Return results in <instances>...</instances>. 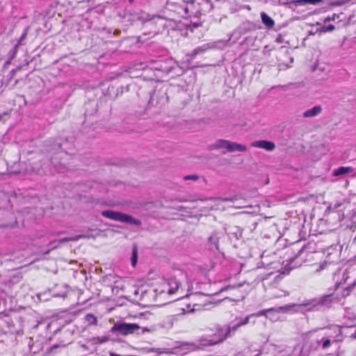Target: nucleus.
<instances>
[{"label": "nucleus", "instance_id": "obj_1", "mask_svg": "<svg viewBox=\"0 0 356 356\" xmlns=\"http://www.w3.org/2000/svg\"><path fill=\"white\" fill-rule=\"evenodd\" d=\"M240 326L234 321L225 325L218 330V337L208 341V344L213 345L223 341L227 337H232Z\"/></svg>", "mask_w": 356, "mask_h": 356}, {"label": "nucleus", "instance_id": "obj_2", "mask_svg": "<svg viewBox=\"0 0 356 356\" xmlns=\"http://www.w3.org/2000/svg\"><path fill=\"white\" fill-rule=\"evenodd\" d=\"M240 326L234 321L225 325L218 330V337L208 341V344L213 345L223 341L227 337H232Z\"/></svg>", "mask_w": 356, "mask_h": 356}, {"label": "nucleus", "instance_id": "obj_3", "mask_svg": "<svg viewBox=\"0 0 356 356\" xmlns=\"http://www.w3.org/2000/svg\"><path fill=\"white\" fill-rule=\"evenodd\" d=\"M102 215L107 218L119 221L122 222H126L130 225H135L139 226L141 225V222L133 218L131 216L123 213L119 211H115L112 210H106L102 212Z\"/></svg>", "mask_w": 356, "mask_h": 356}, {"label": "nucleus", "instance_id": "obj_4", "mask_svg": "<svg viewBox=\"0 0 356 356\" xmlns=\"http://www.w3.org/2000/svg\"><path fill=\"white\" fill-rule=\"evenodd\" d=\"M213 149H223L224 154L234 152H245L247 149L245 145L227 140H218L213 145Z\"/></svg>", "mask_w": 356, "mask_h": 356}, {"label": "nucleus", "instance_id": "obj_5", "mask_svg": "<svg viewBox=\"0 0 356 356\" xmlns=\"http://www.w3.org/2000/svg\"><path fill=\"white\" fill-rule=\"evenodd\" d=\"M179 282L175 278L163 280L161 281L160 287L155 289V291L161 294L166 293L172 295L179 290Z\"/></svg>", "mask_w": 356, "mask_h": 356}, {"label": "nucleus", "instance_id": "obj_6", "mask_svg": "<svg viewBox=\"0 0 356 356\" xmlns=\"http://www.w3.org/2000/svg\"><path fill=\"white\" fill-rule=\"evenodd\" d=\"M126 15H129L131 17V18L129 19V21L139 20L143 22L149 23V24H156V17L151 18L148 13L142 10L132 11L131 10H127L126 11Z\"/></svg>", "mask_w": 356, "mask_h": 356}, {"label": "nucleus", "instance_id": "obj_7", "mask_svg": "<svg viewBox=\"0 0 356 356\" xmlns=\"http://www.w3.org/2000/svg\"><path fill=\"white\" fill-rule=\"evenodd\" d=\"M140 328L136 323H115L112 327V331H118L123 335L132 334Z\"/></svg>", "mask_w": 356, "mask_h": 356}, {"label": "nucleus", "instance_id": "obj_8", "mask_svg": "<svg viewBox=\"0 0 356 356\" xmlns=\"http://www.w3.org/2000/svg\"><path fill=\"white\" fill-rule=\"evenodd\" d=\"M198 8H196L195 0H191L188 4L185 7L184 11L188 17L194 16L199 17L202 14V10L200 8V3L197 4Z\"/></svg>", "mask_w": 356, "mask_h": 356}, {"label": "nucleus", "instance_id": "obj_9", "mask_svg": "<svg viewBox=\"0 0 356 356\" xmlns=\"http://www.w3.org/2000/svg\"><path fill=\"white\" fill-rule=\"evenodd\" d=\"M222 236V232H213L208 239L209 248L210 250H218L219 239Z\"/></svg>", "mask_w": 356, "mask_h": 356}, {"label": "nucleus", "instance_id": "obj_10", "mask_svg": "<svg viewBox=\"0 0 356 356\" xmlns=\"http://www.w3.org/2000/svg\"><path fill=\"white\" fill-rule=\"evenodd\" d=\"M252 146L264 149L268 151H273L275 148L274 143L264 140H256L252 143Z\"/></svg>", "mask_w": 356, "mask_h": 356}, {"label": "nucleus", "instance_id": "obj_11", "mask_svg": "<svg viewBox=\"0 0 356 356\" xmlns=\"http://www.w3.org/2000/svg\"><path fill=\"white\" fill-rule=\"evenodd\" d=\"M323 111L321 105H316L303 112L302 117L305 118H311L319 115Z\"/></svg>", "mask_w": 356, "mask_h": 356}, {"label": "nucleus", "instance_id": "obj_12", "mask_svg": "<svg viewBox=\"0 0 356 356\" xmlns=\"http://www.w3.org/2000/svg\"><path fill=\"white\" fill-rule=\"evenodd\" d=\"M252 316L253 315H248L245 317H242V316H237L234 318V321L241 327V326H243V325H247L248 323H249L250 322H251L252 323L254 324L255 323V321H251V319L252 318Z\"/></svg>", "mask_w": 356, "mask_h": 356}, {"label": "nucleus", "instance_id": "obj_13", "mask_svg": "<svg viewBox=\"0 0 356 356\" xmlns=\"http://www.w3.org/2000/svg\"><path fill=\"white\" fill-rule=\"evenodd\" d=\"M255 29L256 26L254 24L250 22H245L243 23L239 27V33L240 34H245L246 33L254 30Z\"/></svg>", "mask_w": 356, "mask_h": 356}, {"label": "nucleus", "instance_id": "obj_14", "mask_svg": "<svg viewBox=\"0 0 356 356\" xmlns=\"http://www.w3.org/2000/svg\"><path fill=\"white\" fill-rule=\"evenodd\" d=\"M261 18L262 23L266 26L267 29H271L274 26V20L266 13L262 12L261 13Z\"/></svg>", "mask_w": 356, "mask_h": 356}, {"label": "nucleus", "instance_id": "obj_15", "mask_svg": "<svg viewBox=\"0 0 356 356\" xmlns=\"http://www.w3.org/2000/svg\"><path fill=\"white\" fill-rule=\"evenodd\" d=\"M323 0H292L289 3L296 6H302L305 4L316 5Z\"/></svg>", "mask_w": 356, "mask_h": 356}, {"label": "nucleus", "instance_id": "obj_16", "mask_svg": "<svg viewBox=\"0 0 356 356\" xmlns=\"http://www.w3.org/2000/svg\"><path fill=\"white\" fill-rule=\"evenodd\" d=\"M284 308L283 307H280L277 309L270 308V309H263L257 313L251 314L250 315H253L252 318H254L257 316H266L267 314V313L271 312L273 311H276L277 312H280L284 311Z\"/></svg>", "mask_w": 356, "mask_h": 356}, {"label": "nucleus", "instance_id": "obj_17", "mask_svg": "<svg viewBox=\"0 0 356 356\" xmlns=\"http://www.w3.org/2000/svg\"><path fill=\"white\" fill-rule=\"evenodd\" d=\"M18 44H15L14 47L8 51V60H6L4 64L3 67H6L7 65L10 64V60H13L17 54V50H18Z\"/></svg>", "mask_w": 356, "mask_h": 356}, {"label": "nucleus", "instance_id": "obj_18", "mask_svg": "<svg viewBox=\"0 0 356 356\" xmlns=\"http://www.w3.org/2000/svg\"><path fill=\"white\" fill-rule=\"evenodd\" d=\"M353 171V168L351 167H339L333 172L334 176H340L345 175Z\"/></svg>", "mask_w": 356, "mask_h": 356}, {"label": "nucleus", "instance_id": "obj_19", "mask_svg": "<svg viewBox=\"0 0 356 356\" xmlns=\"http://www.w3.org/2000/svg\"><path fill=\"white\" fill-rule=\"evenodd\" d=\"M332 301V296L328 295L324 297L321 298L318 300L314 301L316 303L314 305V306H323L327 305Z\"/></svg>", "mask_w": 356, "mask_h": 356}, {"label": "nucleus", "instance_id": "obj_20", "mask_svg": "<svg viewBox=\"0 0 356 356\" xmlns=\"http://www.w3.org/2000/svg\"><path fill=\"white\" fill-rule=\"evenodd\" d=\"M203 51H204V49L201 48L194 49L191 54L186 55V61L190 63L198 54L202 53Z\"/></svg>", "mask_w": 356, "mask_h": 356}, {"label": "nucleus", "instance_id": "obj_21", "mask_svg": "<svg viewBox=\"0 0 356 356\" xmlns=\"http://www.w3.org/2000/svg\"><path fill=\"white\" fill-rule=\"evenodd\" d=\"M353 272V270L351 268H348L346 270L342 275V279L339 282V284H342L343 283H346L348 280L350 278V274H352Z\"/></svg>", "mask_w": 356, "mask_h": 356}, {"label": "nucleus", "instance_id": "obj_22", "mask_svg": "<svg viewBox=\"0 0 356 356\" xmlns=\"http://www.w3.org/2000/svg\"><path fill=\"white\" fill-rule=\"evenodd\" d=\"M85 320L88 325H97V319L96 316H95L92 314H88L85 316Z\"/></svg>", "mask_w": 356, "mask_h": 356}, {"label": "nucleus", "instance_id": "obj_23", "mask_svg": "<svg viewBox=\"0 0 356 356\" xmlns=\"http://www.w3.org/2000/svg\"><path fill=\"white\" fill-rule=\"evenodd\" d=\"M335 29V26L333 24H329L328 26H323L320 29H317V31L321 33L331 32Z\"/></svg>", "mask_w": 356, "mask_h": 356}, {"label": "nucleus", "instance_id": "obj_24", "mask_svg": "<svg viewBox=\"0 0 356 356\" xmlns=\"http://www.w3.org/2000/svg\"><path fill=\"white\" fill-rule=\"evenodd\" d=\"M330 265H332V263H327V261H325L323 262L320 263L318 265V268H315L314 270L316 272H320ZM314 266H316V265H314ZM316 266H317V265H316Z\"/></svg>", "mask_w": 356, "mask_h": 356}, {"label": "nucleus", "instance_id": "obj_25", "mask_svg": "<svg viewBox=\"0 0 356 356\" xmlns=\"http://www.w3.org/2000/svg\"><path fill=\"white\" fill-rule=\"evenodd\" d=\"M204 305L202 303L194 302L193 303V307L188 311L193 312L195 311H200L204 309Z\"/></svg>", "mask_w": 356, "mask_h": 356}, {"label": "nucleus", "instance_id": "obj_26", "mask_svg": "<svg viewBox=\"0 0 356 356\" xmlns=\"http://www.w3.org/2000/svg\"><path fill=\"white\" fill-rule=\"evenodd\" d=\"M256 37L249 36L246 37L242 42V44L247 45H253Z\"/></svg>", "mask_w": 356, "mask_h": 356}, {"label": "nucleus", "instance_id": "obj_27", "mask_svg": "<svg viewBox=\"0 0 356 356\" xmlns=\"http://www.w3.org/2000/svg\"><path fill=\"white\" fill-rule=\"evenodd\" d=\"M28 27L25 28L22 35L19 38L17 42L15 44H18V47L22 44L23 40L26 38L28 33Z\"/></svg>", "mask_w": 356, "mask_h": 356}, {"label": "nucleus", "instance_id": "obj_28", "mask_svg": "<svg viewBox=\"0 0 356 356\" xmlns=\"http://www.w3.org/2000/svg\"><path fill=\"white\" fill-rule=\"evenodd\" d=\"M136 262H137V250H136V248H134L133 249V255H132V258H131L132 266H135L136 264Z\"/></svg>", "mask_w": 356, "mask_h": 356}, {"label": "nucleus", "instance_id": "obj_29", "mask_svg": "<svg viewBox=\"0 0 356 356\" xmlns=\"http://www.w3.org/2000/svg\"><path fill=\"white\" fill-rule=\"evenodd\" d=\"M184 180H193L196 181L198 179V177L195 175H186L184 177Z\"/></svg>", "mask_w": 356, "mask_h": 356}, {"label": "nucleus", "instance_id": "obj_30", "mask_svg": "<svg viewBox=\"0 0 356 356\" xmlns=\"http://www.w3.org/2000/svg\"><path fill=\"white\" fill-rule=\"evenodd\" d=\"M356 287V280L353 282V284H350L346 289V291H348L346 295H348L349 293L355 288Z\"/></svg>", "mask_w": 356, "mask_h": 356}, {"label": "nucleus", "instance_id": "obj_31", "mask_svg": "<svg viewBox=\"0 0 356 356\" xmlns=\"http://www.w3.org/2000/svg\"><path fill=\"white\" fill-rule=\"evenodd\" d=\"M330 344H331L330 340L329 339H326L323 340L322 348L323 349H326L330 346Z\"/></svg>", "mask_w": 356, "mask_h": 356}, {"label": "nucleus", "instance_id": "obj_32", "mask_svg": "<svg viewBox=\"0 0 356 356\" xmlns=\"http://www.w3.org/2000/svg\"><path fill=\"white\" fill-rule=\"evenodd\" d=\"M338 18L339 17V15H336V14H333L332 15V17H327L325 19H324V22H330V21H333L336 18Z\"/></svg>", "mask_w": 356, "mask_h": 356}, {"label": "nucleus", "instance_id": "obj_33", "mask_svg": "<svg viewBox=\"0 0 356 356\" xmlns=\"http://www.w3.org/2000/svg\"><path fill=\"white\" fill-rule=\"evenodd\" d=\"M81 237H82V236H76L75 238H65L63 239L62 241H76V240H78L79 238H81Z\"/></svg>", "mask_w": 356, "mask_h": 356}, {"label": "nucleus", "instance_id": "obj_34", "mask_svg": "<svg viewBox=\"0 0 356 356\" xmlns=\"http://www.w3.org/2000/svg\"><path fill=\"white\" fill-rule=\"evenodd\" d=\"M339 274H340L339 272L334 273V279L336 280L337 282H338V280H337V277L339 276Z\"/></svg>", "mask_w": 356, "mask_h": 356}, {"label": "nucleus", "instance_id": "obj_35", "mask_svg": "<svg viewBox=\"0 0 356 356\" xmlns=\"http://www.w3.org/2000/svg\"><path fill=\"white\" fill-rule=\"evenodd\" d=\"M201 295H202V293H198V294L192 295V296H191V298H192V300H195V298H196V297H198V296H201Z\"/></svg>", "mask_w": 356, "mask_h": 356}, {"label": "nucleus", "instance_id": "obj_36", "mask_svg": "<svg viewBox=\"0 0 356 356\" xmlns=\"http://www.w3.org/2000/svg\"><path fill=\"white\" fill-rule=\"evenodd\" d=\"M210 65H193L192 67H209Z\"/></svg>", "mask_w": 356, "mask_h": 356}, {"label": "nucleus", "instance_id": "obj_37", "mask_svg": "<svg viewBox=\"0 0 356 356\" xmlns=\"http://www.w3.org/2000/svg\"><path fill=\"white\" fill-rule=\"evenodd\" d=\"M276 40H277L278 42H280V43L282 42V39L281 36L278 37V38L276 39Z\"/></svg>", "mask_w": 356, "mask_h": 356}, {"label": "nucleus", "instance_id": "obj_38", "mask_svg": "<svg viewBox=\"0 0 356 356\" xmlns=\"http://www.w3.org/2000/svg\"><path fill=\"white\" fill-rule=\"evenodd\" d=\"M233 200H234L233 198H225V199H223V201H231L232 202V201H233Z\"/></svg>", "mask_w": 356, "mask_h": 356}, {"label": "nucleus", "instance_id": "obj_39", "mask_svg": "<svg viewBox=\"0 0 356 356\" xmlns=\"http://www.w3.org/2000/svg\"><path fill=\"white\" fill-rule=\"evenodd\" d=\"M352 337L353 338L356 339V331L355 332V333L352 334Z\"/></svg>", "mask_w": 356, "mask_h": 356}, {"label": "nucleus", "instance_id": "obj_40", "mask_svg": "<svg viewBox=\"0 0 356 356\" xmlns=\"http://www.w3.org/2000/svg\"><path fill=\"white\" fill-rule=\"evenodd\" d=\"M106 337H104L103 339H101V341H101V342H104V341H106Z\"/></svg>", "mask_w": 356, "mask_h": 356}, {"label": "nucleus", "instance_id": "obj_41", "mask_svg": "<svg viewBox=\"0 0 356 356\" xmlns=\"http://www.w3.org/2000/svg\"><path fill=\"white\" fill-rule=\"evenodd\" d=\"M119 33H120V31H119V30H116L115 31V34H118Z\"/></svg>", "mask_w": 356, "mask_h": 356}, {"label": "nucleus", "instance_id": "obj_42", "mask_svg": "<svg viewBox=\"0 0 356 356\" xmlns=\"http://www.w3.org/2000/svg\"><path fill=\"white\" fill-rule=\"evenodd\" d=\"M156 19H157L158 20H161V19H162V18H161V17H156Z\"/></svg>", "mask_w": 356, "mask_h": 356}, {"label": "nucleus", "instance_id": "obj_43", "mask_svg": "<svg viewBox=\"0 0 356 356\" xmlns=\"http://www.w3.org/2000/svg\"><path fill=\"white\" fill-rule=\"evenodd\" d=\"M134 0H129L130 3H133Z\"/></svg>", "mask_w": 356, "mask_h": 356}, {"label": "nucleus", "instance_id": "obj_44", "mask_svg": "<svg viewBox=\"0 0 356 356\" xmlns=\"http://www.w3.org/2000/svg\"><path fill=\"white\" fill-rule=\"evenodd\" d=\"M191 307V303L188 305V308L189 309Z\"/></svg>", "mask_w": 356, "mask_h": 356}]
</instances>
